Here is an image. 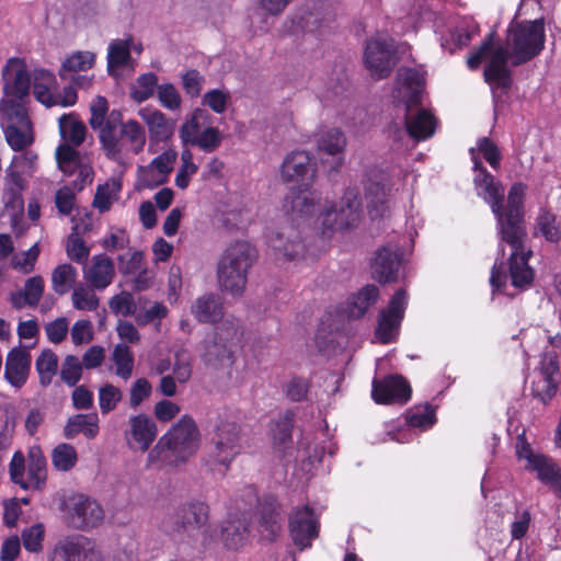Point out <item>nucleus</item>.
<instances>
[{
  "label": "nucleus",
  "instance_id": "obj_60",
  "mask_svg": "<svg viewBox=\"0 0 561 561\" xmlns=\"http://www.w3.org/2000/svg\"><path fill=\"white\" fill-rule=\"evenodd\" d=\"M39 255L38 244L35 243L27 251L22 252L21 254H15L11 264L12 267L23 272L24 274H28L34 270L35 262Z\"/></svg>",
  "mask_w": 561,
  "mask_h": 561
},
{
  "label": "nucleus",
  "instance_id": "obj_21",
  "mask_svg": "<svg viewBox=\"0 0 561 561\" xmlns=\"http://www.w3.org/2000/svg\"><path fill=\"white\" fill-rule=\"evenodd\" d=\"M316 176V167L307 151L298 150L289 153L282 164V178L285 182L298 183L308 188Z\"/></svg>",
  "mask_w": 561,
  "mask_h": 561
},
{
  "label": "nucleus",
  "instance_id": "obj_39",
  "mask_svg": "<svg viewBox=\"0 0 561 561\" xmlns=\"http://www.w3.org/2000/svg\"><path fill=\"white\" fill-rule=\"evenodd\" d=\"M94 62L95 55L93 53L78 50L62 62L59 76L61 79H68L69 75L91 69Z\"/></svg>",
  "mask_w": 561,
  "mask_h": 561
},
{
  "label": "nucleus",
  "instance_id": "obj_41",
  "mask_svg": "<svg viewBox=\"0 0 561 561\" xmlns=\"http://www.w3.org/2000/svg\"><path fill=\"white\" fill-rule=\"evenodd\" d=\"M536 233H540L549 242L561 240V221L553 213L541 209L536 218Z\"/></svg>",
  "mask_w": 561,
  "mask_h": 561
},
{
  "label": "nucleus",
  "instance_id": "obj_61",
  "mask_svg": "<svg viewBox=\"0 0 561 561\" xmlns=\"http://www.w3.org/2000/svg\"><path fill=\"white\" fill-rule=\"evenodd\" d=\"M157 96L161 105L168 110L175 111L181 106V95L171 83H162L158 87Z\"/></svg>",
  "mask_w": 561,
  "mask_h": 561
},
{
  "label": "nucleus",
  "instance_id": "obj_54",
  "mask_svg": "<svg viewBox=\"0 0 561 561\" xmlns=\"http://www.w3.org/2000/svg\"><path fill=\"white\" fill-rule=\"evenodd\" d=\"M130 59L129 43L127 41H114L108 46L107 69L108 72L113 68L125 66Z\"/></svg>",
  "mask_w": 561,
  "mask_h": 561
},
{
  "label": "nucleus",
  "instance_id": "obj_47",
  "mask_svg": "<svg viewBox=\"0 0 561 561\" xmlns=\"http://www.w3.org/2000/svg\"><path fill=\"white\" fill-rule=\"evenodd\" d=\"M77 270L70 264H60L51 273V287L58 295L69 291L77 279Z\"/></svg>",
  "mask_w": 561,
  "mask_h": 561
},
{
  "label": "nucleus",
  "instance_id": "obj_52",
  "mask_svg": "<svg viewBox=\"0 0 561 561\" xmlns=\"http://www.w3.org/2000/svg\"><path fill=\"white\" fill-rule=\"evenodd\" d=\"M78 461V454L75 447L70 444H59L51 453L53 466L58 471L71 470Z\"/></svg>",
  "mask_w": 561,
  "mask_h": 561
},
{
  "label": "nucleus",
  "instance_id": "obj_34",
  "mask_svg": "<svg viewBox=\"0 0 561 561\" xmlns=\"http://www.w3.org/2000/svg\"><path fill=\"white\" fill-rule=\"evenodd\" d=\"M47 477V461L39 449H31L28 454L27 478L28 489L42 490Z\"/></svg>",
  "mask_w": 561,
  "mask_h": 561
},
{
  "label": "nucleus",
  "instance_id": "obj_59",
  "mask_svg": "<svg viewBox=\"0 0 561 561\" xmlns=\"http://www.w3.org/2000/svg\"><path fill=\"white\" fill-rule=\"evenodd\" d=\"M108 306L114 313L124 317L135 316L137 312V304L134 296L128 291H122L113 296L108 301Z\"/></svg>",
  "mask_w": 561,
  "mask_h": 561
},
{
  "label": "nucleus",
  "instance_id": "obj_24",
  "mask_svg": "<svg viewBox=\"0 0 561 561\" xmlns=\"http://www.w3.org/2000/svg\"><path fill=\"white\" fill-rule=\"evenodd\" d=\"M32 356L22 348H12L5 359L4 379L14 388H22L28 378L31 371Z\"/></svg>",
  "mask_w": 561,
  "mask_h": 561
},
{
  "label": "nucleus",
  "instance_id": "obj_20",
  "mask_svg": "<svg viewBox=\"0 0 561 561\" xmlns=\"http://www.w3.org/2000/svg\"><path fill=\"white\" fill-rule=\"evenodd\" d=\"M158 435L156 422L147 414L131 415L124 433L127 446L134 450L147 451Z\"/></svg>",
  "mask_w": 561,
  "mask_h": 561
},
{
  "label": "nucleus",
  "instance_id": "obj_14",
  "mask_svg": "<svg viewBox=\"0 0 561 561\" xmlns=\"http://www.w3.org/2000/svg\"><path fill=\"white\" fill-rule=\"evenodd\" d=\"M559 373L558 355L553 351H546L535 369L531 381V393L535 398L547 404L557 393L558 385L554 375Z\"/></svg>",
  "mask_w": 561,
  "mask_h": 561
},
{
  "label": "nucleus",
  "instance_id": "obj_64",
  "mask_svg": "<svg viewBox=\"0 0 561 561\" xmlns=\"http://www.w3.org/2000/svg\"><path fill=\"white\" fill-rule=\"evenodd\" d=\"M66 250L69 259L77 263H85L90 253L84 241L76 232L69 236Z\"/></svg>",
  "mask_w": 561,
  "mask_h": 561
},
{
  "label": "nucleus",
  "instance_id": "obj_6",
  "mask_svg": "<svg viewBox=\"0 0 561 561\" xmlns=\"http://www.w3.org/2000/svg\"><path fill=\"white\" fill-rule=\"evenodd\" d=\"M0 110L3 114L1 126L10 148L22 151L31 146L34 142V133L25 106L11 99H3Z\"/></svg>",
  "mask_w": 561,
  "mask_h": 561
},
{
  "label": "nucleus",
  "instance_id": "obj_29",
  "mask_svg": "<svg viewBox=\"0 0 561 561\" xmlns=\"http://www.w3.org/2000/svg\"><path fill=\"white\" fill-rule=\"evenodd\" d=\"M45 283L42 276L36 275L25 280L23 289L10 294L11 306L21 310L25 307H36L44 294Z\"/></svg>",
  "mask_w": 561,
  "mask_h": 561
},
{
  "label": "nucleus",
  "instance_id": "obj_30",
  "mask_svg": "<svg viewBox=\"0 0 561 561\" xmlns=\"http://www.w3.org/2000/svg\"><path fill=\"white\" fill-rule=\"evenodd\" d=\"M270 247L287 260H294L304 254L305 244L290 228L288 231H276L268 237Z\"/></svg>",
  "mask_w": 561,
  "mask_h": 561
},
{
  "label": "nucleus",
  "instance_id": "obj_7",
  "mask_svg": "<svg viewBox=\"0 0 561 561\" xmlns=\"http://www.w3.org/2000/svg\"><path fill=\"white\" fill-rule=\"evenodd\" d=\"M241 450L240 425L233 421H221L207 444V461L228 469Z\"/></svg>",
  "mask_w": 561,
  "mask_h": 561
},
{
  "label": "nucleus",
  "instance_id": "obj_50",
  "mask_svg": "<svg viewBox=\"0 0 561 561\" xmlns=\"http://www.w3.org/2000/svg\"><path fill=\"white\" fill-rule=\"evenodd\" d=\"M113 362L116 366L115 374L124 380L133 375L134 357L126 344H117L112 354Z\"/></svg>",
  "mask_w": 561,
  "mask_h": 561
},
{
  "label": "nucleus",
  "instance_id": "obj_17",
  "mask_svg": "<svg viewBox=\"0 0 561 561\" xmlns=\"http://www.w3.org/2000/svg\"><path fill=\"white\" fill-rule=\"evenodd\" d=\"M289 533L294 543L300 549L311 547L319 535V522L312 508L304 506L289 517Z\"/></svg>",
  "mask_w": 561,
  "mask_h": 561
},
{
  "label": "nucleus",
  "instance_id": "obj_33",
  "mask_svg": "<svg viewBox=\"0 0 561 561\" xmlns=\"http://www.w3.org/2000/svg\"><path fill=\"white\" fill-rule=\"evenodd\" d=\"M79 433H82L89 439L99 434V416L96 413L76 414L68 419L64 428L65 437L71 439Z\"/></svg>",
  "mask_w": 561,
  "mask_h": 561
},
{
  "label": "nucleus",
  "instance_id": "obj_8",
  "mask_svg": "<svg viewBox=\"0 0 561 561\" xmlns=\"http://www.w3.org/2000/svg\"><path fill=\"white\" fill-rule=\"evenodd\" d=\"M91 117L89 124L93 130L99 131L100 144L110 159L121 157L117 145V127H119V110L108 112V103L104 96L98 95L90 105Z\"/></svg>",
  "mask_w": 561,
  "mask_h": 561
},
{
  "label": "nucleus",
  "instance_id": "obj_10",
  "mask_svg": "<svg viewBox=\"0 0 561 561\" xmlns=\"http://www.w3.org/2000/svg\"><path fill=\"white\" fill-rule=\"evenodd\" d=\"M37 154L26 150L13 157L7 169L4 202L5 206L21 207L23 205L22 192L26 187L23 175L32 176L37 167Z\"/></svg>",
  "mask_w": 561,
  "mask_h": 561
},
{
  "label": "nucleus",
  "instance_id": "obj_36",
  "mask_svg": "<svg viewBox=\"0 0 561 561\" xmlns=\"http://www.w3.org/2000/svg\"><path fill=\"white\" fill-rule=\"evenodd\" d=\"M365 191L370 215L373 217H382L388 209L389 188L381 182L370 181Z\"/></svg>",
  "mask_w": 561,
  "mask_h": 561
},
{
  "label": "nucleus",
  "instance_id": "obj_35",
  "mask_svg": "<svg viewBox=\"0 0 561 561\" xmlns=\"http://www.w3.org/2000/svg\"><path fill=\"white\" fill-rule=\"evenodd\" d=\"M62 139L71 147H79L85 139L87 127L75 114H64L58 119Z\"/></svg>",
  "mask_w": 561,
  "mask_h": 561
},
{
  "label": "nucleus",
  "instance_id": "obj_26",
  "mask_svg": "<svg viewBox=\"0 0 561 561\" xmlns=\"http://www.w3.org/2000/svg\"><path fill=\"white\" fill-rule=\"evenodd\" d=\"M138 114L148 128L149 138L151 141L163 142L173 136L175 122L171 118H168L161 111L145 107L141 108Z\"/></svg>",
  "mask_w": 561,
  "mask_h": 561
},
{
  "label": "nucleus",
  "instance_id": "obj_27",
  "mask_svg": "<svg viewBox=\"0 0 561 561\" xmlns=\"http://www.w3.org/2000/svg\"><path fill=\"white\" fill-rule=\"evenodd\" d=\"M295 422V412L287 410L279 414L274 421L272 427V444L274 451L278 457L284 458L291 454L293 450V428Z\"/></svg>",
  "mask_w": 561,
  "mask_h": 561
},
{
  "label": "nucleus",
  "instance_id": "obj_42",
  "mask_svg": "<svg viewBox=\"0 0 561 561\" xmlns=\"http://www.w3.org/2000/svg\"><path fill=\"white\" fill-rule=\"evenodd\" d=\"M284 210L290 215L293 219H299L310 216L314 210V203L305 193H293L286 196Z\"/></svg>",
  "mask_w": 561,
  "mask_h": 561
},
{
  "label": "nucleus",
  "instance_id": "obj_62",
  "mask_svg": "<svg viewBox=\"0 0 561 561\" xmlns=\"http://www.w3.org/2000/svg\"><path fill=\"white\" fill-rule=\"evenodd\" d=\"M222 137L217 128L207 127L195 138L193 146H197L205 152L215 151L221 144Z\"/></svg>",
  "mask_w": 561,
  "mask_h": 561
},
{
  "label": "nucleus",
  "instance_id": "obj_55",
  "mask_svg": "<svg viewBox=\"0 0 561 561\" xmlns=\"http://www.w3.org/2000/svg\"><path fill=\"white\" fill-rule=\"evenodd\" d=\"M83 366L75 355H67L64 358L60 369V379L69 387H75L82 377Z\"/></svg>",
  "mask_w": 561,
  "mask_h": 561
},
{
  "label": "nucleus",
  "instance_id": "obj_23",
  "mask_svg": "<svg viewBox=\"0 0 561 561\" xmlns=\"http://www.w3.org/2000/svg\"><path fill=\"white\" fill-rule=\"evenodd\" d=\"M401 265V253L397 245H385L377 250L371 262L373 277L379 283L394 282Z\"/></svg>",
  "mask_w": 561,
  "mask_h": 561
},
{
  "label": "nucleus",
  "instance_id": "obj_58",
  "mask_svg": "<svg viewBox=\"0 0 561 561\" xmlns=\"http://www.w3.org/2000/svg\"><path fill=\"white\" fill-rule=\"evenodd\" d=\"M119 191V186L116 184H102L99 185L93 198V207H95L100 213H105L111 209L112 202L116 197Z\"/></svg>",
  "mask_w": 561,
  "mask_h": 561
},
{
  "label": "nucleus",
  "instance_id": "obj_3",
  "mask_svg": "<svg viewBox=\"0 0 561 561\" xmlns=\"http://www.w3.org/2000/svg\"><path fill=\"white\" fill-rule=\"evenodd\" d=\"M202 435L194 419L184 414L157 442L148 461L159 467H178L193 457L201 447Z\"/></svg>",
  "mask_w": 561,
  "mask_h": 561
},
{
  "label": "nucleus",
  "instance_id": "obj_9",
  "mask_svg": "<svg viewBox=\"0 0 561 561\" xmlns=\"http://www.w3.org/2000/svg\"><path fill=\"white\" fill-rule=\"evenodd\" d=\"M209 507L202 501H190L175 508L171 516L173 529L179 534L193 536L201 531L202 545L207 546L213 541L215 529L208 524Z\"/></svg>",
  "mask_w": 561,
  "mask_h": 561
},
{
  "label": "nucleus",
  "instance_id": "obj_22",
  "mask_svg": "<svg viewBox=\"0 0 561 561\" xmlns=\"http://www.w3.org/2000/svg\"><path fill=\"white\" fill-rule=\"evenodd\" d=\"M405 104L404 122L408 135L415 141L431 138L435 133L436 119L420 104Z\"/></svg>",
  "mask_w": 561,
  "mask_h": 561
},
{
  "label": "nucleus",
  "instance_id": "obj_12",
  "mask_svg": "<svg viewBox=\"0 0 561 561\" xmlns=\"http://www.w3.org/2000/svg\"><path fill=\"white\" fill-rule=\"evenodd\" d=\"M364 62L374 78L389 77L397 62L394 41L380 35L368 39L364 51Z\"/></svg>",
  "mask_w": 561,
  "mask_h": 561
},
{
  "label": "nucleus",
  "instance_id": "obj_49",
  "mask_svg": "<svg viewBox=\"0 0 561 561\" xmlns=\"http://www.w3.org/2000/svg\"><path fill=\"white\" fill-rule=\"evenodd\" d=\"M158 77L153 72L139 76L136 83L130 88V96L137 103H142L151 98L154 90H158Z\"/></svg>",
  "mask_w": 561,
  "mask_h": 561
},
{
  "label": "nucleus",
  "instance_id": "obj_51",
  "mask_svg": "<svg viewBox=\"0 0 561 561\" xmlns=\"http://www.w3.org/2000/svg\"><path fill=\"white\" fill-rule=\"evenodd\" d=\"M193 373V357L188 351L181 348L174 353L172 362V376L179 383H186Z\"/></svg>",
  "mask_w": 561,
  "mask_h": 561
},
{
  "label": "nucleus",
  "instance_id": "obj_5",
  "mask_svg": "<svg viewBox=\"0 0 561 561\" xmlns=\"http://www.w3.org/2000/svg\"><path fill=\"white\" fill-rule=\"evenodd\" d=\"M237 331L233 322L227 320L201 342L199 358L207 369L230 375L234 364L232 341Z\"/></svg>",
  "mask_w": 561,
  "mask_h": 561
},
{
  "label": "nucleus",
  "instance_id": "obj_11",
  "mask_svg": "<svg viewBox=\"0 0 561 561\" xmlns=\"http://www.w3.org/2000/svg\"><path fill=\"white\" fill-rule=\"evenodd\" d=\"M362 201L356 187H348L337 207L327 209L321 216L322 234L329 237L335 230L348 229L359 219Z\"/></svg>",
  "mask_w": 561,
  "mask_h": 561
},
{
  "label": "nucleus",
  "instance_id": "obj_40",
  "mask_svg": "<svg viewBox=\"0 0 561 561\" xmlns=\"http://www.w3.org/2000/svg\"><path fill=\"white\" fill-rule=\"evenodd\" d=\"M35 368L39 377V383L47 387L58 373V356L49 348L42 351L36 358Z\"/></svg>",
  "mask_w": 561,
  "mask_h": 561
},
{
  "label": "nucleus",
  "instance_id": "obj_38",
  "mask_svg": "<svg viewBox=\"0 0 561 561\" xmlns=\"http://www.w3.org/2000/svg\"><path fill=\"white\" fill-rule=\"evenodd\" d=\"M277 515L275 500H266L261 513L260 531L261 536L268 541H273L280 529Z\"/></svg>",
  "mask_w": 561,
  "mask_h": 561
},
{
  "label": "nucleus",
  "instance_id": "obj_31",
  "mask_svg": "<svg viewBox=\"0 0 561 561\" xmlns=\"http://www.w3.org/2000/svg\"><path fill=\"white\" fill-rule=\"evenodd\" d=\"M398 81L402 84L403 102L408 104H421V98L424 87L423 75L412 68H401L398 71Z\"/></svg>",
  "mask_w": 561,
  "mask_h": 561
},
{
  "label": "nucleus",
  "instance_id": "obj_44",
  "mask_svg": "<svg viewBox=\"0 0 561 561\" xmlns=\"http://www.w3.org/2000/svg\"><path fill=\"white\" fill-rule=\"evenodd\" d=\"M480 27L478 23L470 19H462L455 28L450 32V39L454 44V48H449L450 53L454 51L455 48H463L470 44L476 35H478Z\"/></svg>",
  "mask_w": 561,
  "mask_h": 561
},
{
  "label": "nucleus",
  "instance_id": "obj_13",
  "mask_svg": "<svg viewBox=\"0 0 561 561\" xmlns=\"http://www.w3.org/2000/svg\"><path fill=\"white\" fill-rule=\"evenodd\" d=\"M407 305V291L401 288L394 293L388 307L379 313L375 332L379 342L388 344L397 339Z\"/></svg>",
  "mask_w": 561,
  "mask_h": 561
},
{
  "label": "nucleus",
  "instance_id": "obj_45",
  "mask_svg": "<svg viewBox=\"0 0 561 561\" xmlns=\"http://www.w3.org/2000/svg\"><path fill=\"white\" fill-rule=\"evenodd\" d=\"M124 151L139 153L146 145L145 128L136 119H128L124 127Z\"/></svg>",
  "mask_w": 561,
  "mask_h": 561
},
{
  "label": "nucleus",
  "instance_id": "obj_16",
  "mask_svg": "<svg viewBox=\"0 0 561 561\" xmlns=\"http://www.w3.org/2000/svg\"><path fill=\"white\" fill-rule=\"evenodd\" d=\"M50 561H103L96 543L83 536L67 538L60 542Z\"/></svg>",
  "mask_w": 561,
  "mask_h": 561
},
{
  "label": "nucleus",
  "instance_id": "obj_57",
  "mask_svg": "<svg viewBox=\"0 0 561 561\" xmlns=\"http://www.w3.org/2000/svg\"><path fill=\"white\" fill-rule=\"evenodd\" d=\"M123 398V392L119 388L112 383H106L99 390V405L103 415L108 414L115 410L117 404Z\"/></svg>",
  "mask_w": 561,
  "mask_h": 561
},
{
  "label": "nucleus",
  "instance_id": "obj_53",
  "mask_svg": "<svg viewBox=\"0 0 561 561\" xmlns=\"http://www.w3.org/2000/svg\"><path fill=\"white\" fill-rule=\"evenodd\" d=\"M95 289L92 287H85L84 285H79L73 288L71 300L73 308L77 310H87L94 311L99 307V298L94 294Z\"/></svg>",
  "mask_w": 561,
  "mask_h": 561
},
{
  "label": "nucleus",
  "instance_id": "obj_32",
  "mask_svg": "<svg viewBox=\"0 0 561 561\" xmlns=\"http://www.w3.org/2000/svg\"><path fill=\"white\" fill-rule=\"evenodd\" d=\"M249 535V523L245 517L229 516L221 527V540L228 549L242 547Z\"/></svg>",
  "mask_w": 561,
  "mask_h": 561
},
{
  "label": "nucleus",
  "instance_id": "obj_1",
  "mask_svg": "<svg viewBox=\"0 0 561 561\" xmlns=\"http://www.w3.org/2000/svg\"><path fill=\"white\" fill-rule=\"evenodd\" d=\"M477 150L483 154L493 169L500 167L501 152L496 144L489 137L478 139L477 149H470L473 170L478 172L473 183L478 190H482V196L496 218L502 241L512 248L508 257L512 285L524 289L534 280V272L528 264L531 251L525 244L527 232L524 198L527 187L523 183H514L508 191L507 203L504 206V188L483 167L477 156ZM479 194L481 195V193Z\"/></svg>",
  "mask_w": 561,
  "mask_h": 561
},
{
  "label": "nucleus",
  "instance_id": "obj_37",
  "mask_svg": "<svg viewBox=\"0 0 561 561\" xmlns=\"http://www.w3.org/2000/svg\"><path fill=\"white\" fill-rule=\"evenodd\" d=\"M379 296V289L376 285H366L359 290L348 305V317L353 319L362 318L368 308L374 305Z\"/></svg>",
  "mask_w": 561,
  "mask_h": 561
},
{
  "label": "nucleus",
  "instance_id": "obj_2",
  "mask_svg": "<svg viewBox=\"0 0 561 561\" xmlns=\"http://www.w3.org/2000/svg\"><path fill=\"white\" fill-rule=\"evenodd\" d=\"M494 32H491L481 45L467 59L470 69L476 70L481 61L489 58L484 68V80L496 84L504 92L512 85V71L507 66L518 67L537 57L545 48L546 32L543 18L534 21L511 23L506 31L504 45L494 44Z\"/></svg>",
  "mask_w": 561,
  "mask_h": 561
},
{
  "label": "nucleus",
  "instance_id": "obj_43",
  "mask_svg": "<svg viewBox=\"0 0 561 561\" xmlns=\"http://www.w3.org/2000/svg\"><path fill=\"white\" fill-rule=\"evenodd\" d=\"M56 160L58 168L66 175L76 174L77 170L84 164L80 152L71 147L69 144H62L56 149Z\"/></svg>",
  "mask_w": 561,
  "mask_h": 561
},
{
  "label": "nucleus",
  "instance_id": "obj_56",
  "mask_svg": "<svg viewBox=\"0 0 561 561\" xmlns=\"http://www.w3.org/2000/svg\"><path fill=\"white\" fill-rule=\"evenodd\" d=\"M45 528L41 523L34 524L22 530L21 539L25 550L37 553L43 549Z\"/></svg>",
  "mask_w": 561,
  "mask_h": 561
},
{
  "label": "nucleus",
  "instance_id": "obj_28",
  "mask_svg": "<svg viewBox=\"0 0 561 561\" xmlns=\"http://www.w3.org/2000/svg\"><path fill=\"white\" fill-rule=\"evenodd\" d=\"M191 313L199 323L219 322L225 314L222 299L218 294H204L192 304Z\"/></svg>",
  "mask_w": 561,
  "mask_h": 561
},
{
  "label": "nucleus",
  "instance_id": "obj_63",
  "mask_svg": "<svg viewBox=\"0 0 561 561\" xmlns=\"http://www.w3.org/2000/svg\"><path fill=\"white\" fill-rule=\"evenodd\" d=\"M152 392V386L146 378H138L130 387L129 390V407L133 409L138 408L145 400H147Z\"/></svg>",
  "mask_w": 561,
  "mask_h": 561
},
{
  "label": "nucleus",
  "instance_id": "obj_25",
  "mask_svg": "<svg viewBox=\"0 0 561 561\" xmlns=\"http://www.w3.org/2000/svg\"><path fill=\"white\" fill-rule=\"evenodd\" d=\"M115 277L113 261L105 254L94 255L91 264L83 270V278L92 289L104 290Z\"/></svg>",
  "mask_w": 561,
  "mask_h": 561
},
{
  "label": "nucleus",
  "instance_id": "obj_4",
  "mask_svg": "<svg viewBox=\"0 0 561 561\" xmlns=\"http://www.w3.org/2000/svg\"><path fill=\"white\" fill-rule=\"evenodd\" d=\"M256 259L255 249L247 241L230 243L217 267L218 284L222 291L241 296L248 282V272Z\"/></svg>",
  "mask_w": 561,
  "mask_h": 561
},
{
  "label": "nucleus",
  "instance_id": "obj_48",
  "mask_svg": "<svg viewBox=\"0 0 561 561\" xmlns=\"http://www.w3.org/2000/svg\"><path fill=\"white\" fill-rule=\"evenodd\" d=\"M526 469L536 472L537 478L546 485H549L561 471V468L552 458L543 455L533 458V463L526 466Z\"/></svg>",
  "mask_w": 561,
  "mask_h": 561
},
{
  "label": "nucleus",
  "instance_id": "obj_46",
  "mask_svg": "<svg viewBox=\"0 0 561 561\" xmlns=\"http://www.w3.org/2000/svg\"><path fill=\"white\" fill-rule=\"evenodd\" d=\"M317 146L319 151L336 156L343 152L346 146V138L340 129L329 128L320 134Z\"/></svg>",
  "mask_w": 561,
  "mask_h": 561
},
{
  "label": "nucleus",
  "instance_id": "obj_18",
  "mask_svg": "<svg viewBox=\"0 0 561 561\" xmlns=\"http://www.w3.org/2000/svg\"><path fill=\"white\" fill-rule=\"evenodd\" d=\"M3 91L8 98H14L20 102L28 95L31 78L24 61L18 57L7 60L2 69Z\"/></svg>",
  "mask_w": 561,
  "mask_h": 561
},
{
  "label": "nucleus",
  "instance_id": "obj_15",
  "mask_svg": "<svg viewBox=\"0 0 561 561\" xmlns=\"http://www.w3.org/2000/svg\"><path fill=\"white\" fill-rule=\"evenodd\" d=\"M67 518L71 527L84 530L98 526L104 518V512L96 501L78 494L69 501Z\"/></svg>",
  "mask_w": 561,
  "mask_h": 561
},
{
  "label": "nucleus",
  "instance_id": "obj_19",
  "mask_svg": "<svg viewBox=\"0 0 561 561\" xmlns=\"http://www.w3.org/2000/svg\"><path fill=\"white\" fill-rule=\"evenodd\" d=\"M371 397L378 404H403L411 398V387L399 375H390L373 380Z\"/></svg>",
  "mask_w": 561,
  "mask_h": 561
}]
</instances>
